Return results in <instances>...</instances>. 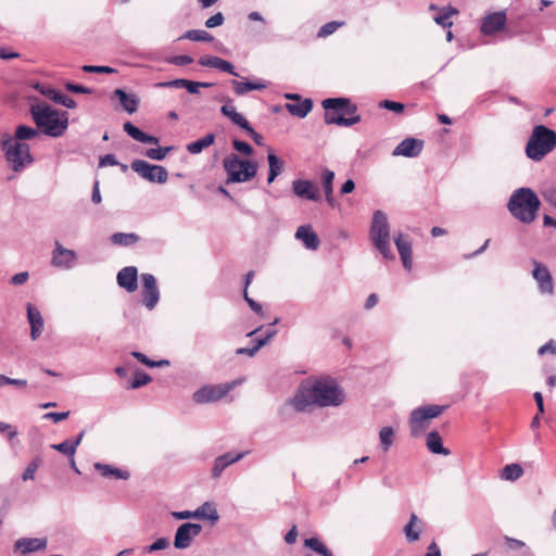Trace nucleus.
Segmentation results:
<instances>
[{"label":"nucleus","instance_id":"8","mask_svg":"<svg viewBox=\"0 0 556 556\" xmlns=\"http://www.w3.org/2000/svg\"><path fill=\"white\" fill-rule=\"evenodd\" d=\"M370 239L384 258H394L390 244V226L382 211H376L372 215Z\"/></svg>","mask_w":556,"mask_h":556},{"label":"nucleus","instance_id":"26","mask_svg":"<svg viewBox=\"0 0 556 556\" xmlns=\"http://www.w3.org/2000/svg\"><path fill=\"white\" fill-rule=\"evenodd\" d=\"M199 64L201 66L214 67L222 72L238 76V73L235 71V66L229 61L218 56L204 55L199 59Z\"/></svg>","mask_w":556,"mask_h":556},{"label":"nucleus","instance_id":"64","mask_svg":"<svg viewBox=\"0 0 556 556\" xmlns=\"http://www.w3.org/2000/svg\"><path fill=\"white\" fill-rule=\"evenodd\" d=\"M70 415V412H62V413H55L50 412L43 415L45 419L53 420L54 422H60L62 420H65Z\"/></svg>","mask_w":556,"mask_h":556},{"label":"nucleus","instance_id":"3","mask_svg":"<svg viewBox=\"0 0 556 556\" xmlns=\"http://www.w3.org/2000/svg\"><path fill=\"white\" fill-rule=\"evenodd\" d=\"M540 207L538 195L530 188H519L510 195L507 208L520 223L531 224Z\"/></svg>","mask_w":556,"mask_h":556},{"label":"nucleus","instance_id":"40","mask_svg":"<svg viewBox=\"0 0 556 556\" xmlns=\"http://www.w3.org/2000/svg\"><path fill=\"white\" fill-rule=\"evenodd\" d=\"M139 236L135 232H115L111 236V242L116 245L129 247L139 241Z\"/></svg>","mask_w":556,"mask_h":556},{"label":"nucleus","instance_id":"28","mask_svg":"<svg viewBox=\"0 0 556 556\" xmlns=\"http://www.w3.org/2000/svg\"><path fill=\"white\" fill-rule=\"evenodd\" d=\"M123 129L129 137H131L136 141L149 144H159L160 140L157 137L143 132L130 122H126L123 125Z\"/></svg>","mask_w":556,"mask_h":556},{"label":"nucleus","instance_id":"1","mask_svg":"<svg viewBox=\"0 0 556 556\" xmlns=\"http://www.w3.org/2000/svg\"><path fill=\"white\" fill-rule=\"evenodd\" d=\"M345 401V393L336 379L330 377L304 380L298 388L290 404L298 412L309 406L338 407Z\"/></svg>","mask_w":556,"mask_h":556},{"label":"nucleus","instance_id":"36","mask_svg":"<svg viewBox=\"0 0 556 556\" xmlns=\"http://www.w3.org/2000/svg\"><path fill=\"white\" fill-rule=\"evenodd\" d=\"M312 108L313 102L311 99H304L302 101H298L296 103L286 104V109L288 110V112L291 115L298 116L300 118H304L312 111Z\"/></svg>","mask_w":556,"mask_h":556},{"label":"nucleus","instance_id":"23","mask_svg":"<svg viewBox=\"0 0 556 556\" xmlns=\"http://www.w3.org/2000/svg\"><path fill=\"white\" fill-rule=\"evenodd\" d=\"M46 547L47 539L43 538H22L14 543V548L24 555L43 551Z\"/></svg>","mask_w":556,"mask_h":556},{"label":"nucleus","instance_id":"46","mask_svg":"<svg viewBox=\"0 0 556 556\" xmlns=\"http://www.w3.org/2000/svg\"><path fill=\"white\" fill-rule=\"evenodd\" d=\"M333 179L334 173L328 168L323 169L321 172V185L325 192V195L332 194L333 192Z\"/></svg>","mask_w":556,"mask_h":556},{"label":"nucleus","instance_id":"15","mask_svg":"<svg viewBox=\"0 0 556 556\" xmlns=\"http://www.w3.org/2000/svg\"><path fill=\"white\" fill-rule=\"evenodd\" d=\"M76 263V252L74 250L64 248L60 242L56 241L52 251V266L62 269H72Z\"/></svg>","mask_w":556,"mask_h":556},{"label":"nucleus","instance_id":"60","mask_svg":"<svg viewBox=\"0 0 556 556\" xmlns=\"http://www.w3.org/2000/svg\"><path fill=\"white\" fill-rule=\"evenodd\" d=\"M169 64L182 66L187 64H191L193 59L189 55H174L167 60Z\"/></svg>","mask_w":556,"mask_h":556},{"label":"nucleus","instance_id":"53","mask_svg":"<svg viewBox=\"0 0 556 556\" xmlns=\"http://www.w3.org/2000/svg\"><path fill=\"white\" fill-rule=\"evenodd\" d=\"M169 546V541L166 538H160L154 543L146 547L147 553H153L165 549Z\"/></svg>","mask_w":556,"mask_h":556},{"label":"nucleus","instance_id":"31","mask_svg":"<svg viewBox=\"0 0 556 556\" xmlns=\"http://www.w3.org/2000/svg\"><path fill=\"white\" fill-rule=\"evenodd\" d=\"M231 86L237 96H244L250 91L267 88V84L261 79L256 81L232 80Z\"/></svg>","mask_w":556,"mask_h":556},{"label":"nucleus","instance_id":"2","mask_svg":"<svg viewBox=\"0 0 556 556\" xmlns=\"http://www.w3.org/2000/svg\"><path fill=\"white\" fill-rule=\"evenodd\" d=\"M30 115L38 129L47 136L56 138L67 129L68 114L54 110L47 103L33 104Z\"/></svg>","mask_w":556,"mask_h":556},{"label":"nucleus","instance_id":"57","mask_svg":"<svg viewBox=\"0 0 556 556\" xmlns=\"http://www.w3.org/2000/svg\"><path fill=\"white\" fill-rule=\"evenodd\" d=\"M225 17L222 12H217L205 21V26L207 28H214L223 25Z\"/></svg>","mask_w":556,"mask_h":556},{"label":"nucleus","instance_id":"51","mask_svg":"<svg viewBox=\"0 0 556 556\" xmlns=\"http://www.w3.org/2000/svg\"><path fill=\"white\" fill-rule=\"evenodd\" d=\"M151 381V377L143 372V371H137L135 374L134 380L130 383L131 389H138L146 384H148Z\"/></svg>","mask_w":556,"mask_h":556},{"label":"nucleus","instance_id":"62","mask_svg":"<svg viewBox=\"0 0 556 556\" xmlns=\"http://www.w3.org/2000/svg\"><path fill=\"white\" fill-rule=\"evenodd\" d=\"M380 106L396 113H402L404 111V105L402 103L390 100H383L380 102Z\"/></svg>","mask_w":556,"mask_h":556},{"label":"nucleus","instance_id":"63","mask_svg":"<svg viewBox=\"0 0 556 556\" xmlns=\"http://www.w3.org/2000/svg\"><path fill=\"white\" fill-rule=\"evenodd\" d=\"M542 195L548 203L556 206V187L555 186L545 188L544 191L542 192Z\"/></svg>","mask_w":556,"mask_h":556},{"label":"nucleus","instance_id":"38","mask_svg":"<svg viewBox=\"0 0 556 556\" xmlns=\"http://www.w3.org/2000/svg\"><path fill=\"white\" fill-rule=\"evenodd\" d=\"M267 161L269 165L267 182L271 184L283 169V162L275 153H268Z\"/></svg>","mask_w":556,"mask_h":556},{"label":"nucleus","instance_id":"16","mask_svg":"<svg viewBox=\"0 0 556 556\" xmlns=\"http://www.w3.org/2000/svg\"><path fill=\"white\" fill-rule=\"evenodd\" d=\"M533 266L532 277L536 281L540 292L543 294H552L554 291V282L549 269L536 261H533Z\"/></svg>","mask_w":556,"mask_h":556},{"label":"nucleus","instance_id":"19","mask_svg":"<svg viewBox=\"0 0 556 556\" xmlns=\"http://www.w3.org/2000/svg\"><path fill=\"white\" fill-rule=\"evenodd\" d=\"M293 193L303 200L318 201L319 191L318 188L309 180L295 179L292 182Z\"/></svg>","mask_w":556,"mask_h":556},{"label":"nucleus","instance_id":"35","mask_svg":"<svg viewBox=\"0 0 556 556\" xmlns=\"http://www.w3.org/2000/svg\"><path fill=\"white\" fill-rule=\"evenodd\" d=\"M40 135V130L27 125H18L14 131V135H11V139L17 142H24L28 140H33Z\"/></svg>","mask_w":556,"mask_h":556},{"label":"nucleus","instance_id":"11","mask_svg":"<svg viewBox=\"0 0 556 556\" xmlns=\"http://www.w3.org/2000/svg\"><path fill=\"white\" fill-rule=\"evenodd\" d=\"M480 33L483 36H496L507 30V15L505 11L486 13L481 18Z\"/></svg>","mask_w":556,"mask_h":556},{"label":"nucleus","instance_id":"37","mask_svg":"<svg viewBox=\"0 0 556 556\" xmlns=\"http://www.w3.org/2000/svg\"><path fill=\"white\" fill-rule=\"evenodd\" d=\"M215 135L214 134H207L206 136L190 142L187 144V151L191 154H199L201 153L205 148L210 147L214 143Z\"/></svg>","mask_w":556,"mask_h":556},{"label":"nucleus","instance_id":"59","mask_svg":"<svg viewBox=\"0 0 556 556\" xmlns=\"http://www.w3.org/2000/svg\"><path fill=\"white\" fill-rule=\"evenodd\" d=\"M232 146L238 152L243 153L245 155H251L253 153L252 147L244 141L235 139L232 141Z\"/></svg>","mask_w":556,"mask_h":556},{"label":"nucleus","instance_id":"49","mask_svg":"<svg viewBox=\"0 0 556 556\" xmlns=\"http://www.w3.org/2000/svg\"><path fill=\"white\" fill-rule=\"evenodd\" d=\"M132 356L138 359L140 363L144 364L146 366L148 367H162L164 365H168L169 362L168 361H165V359H162V361H159V362H154V361H150L143 353L141 352H132L131 353Z\"/></svg>","mask_w":556,"mask_h":556},{"label":"nucleus","instance_id":"5","mask_svg":"<svg viewBox=\"0 0 556 556\" xmlns=\"http://www.w3.org/2000/svg\"><path fill=\"white\" fill-rule=\"evenodd\" d=\"M555 148L556 131L544 125H536L528 139L525 153L531 161L540 162Z\"/></svg>","mask_w":556,"mask_h":556},{"label":"nucleus","instance_id":"42","mask_svg":"<svg viewBox=\"0 0 556 556\" xmlns=\"http://www.w3.org/2000/svg\"><path fill=\"white\" fill-rule=\"evenodd\" d=\"M179 39L208 42L213 40V36L203 29H191L186 31Z\"/></svg>","mask_w":556,"mask_h":556},{"label":"nucleus","instance_id":"50","mask_svg":"<svg viewBox=\"0 0 556 556\" xmlns=\"http://www.w3.org/2000/svg\"><path fill=\"white\" fill-rule=\"evenodd\" d=\"M507 546L511 551H521L522 556H531L530 548L526 546L525 542L516 540V539H506Z\"/></svg>","mask_w":556,"mask_h":556},{"label":"nucleus","instance_id":"41","mask_svg":"<svg viewBox=\"0 0 556 556\" xmlns=\"http://www.w3.org/2000/svg\"><path fill=\"white\" fill-rule=\"evenodd\" d=\"M523 475V469L519 464L506 465L500 473V478L506 481H516Z\"/></svg>","mask_w":556,"mask_h":556},{"label":"nucleus","instance_id":"33","mask_svg":"<svg viewBox=\"0 0 556 556\" xmlns=\"http://www.w3.org/2000/svg\"><path fill=\"white\" fill-rule=\"evenodd\" d=\"M37 89L40 91V93H42L47 98L53 100L54 102H56L59 104L64 105L67 109L76 108V101L74 99L60 93L55 89L46 88V87H42V88L37 87Z\"/></svg>","mask_w":556,"mask_h":556},{"label":"nucleus","instance_id":"21","mask_svg":"<svg viewBox=\"0 0 556 556\" xmlns=\"http://www.w3.org/2000/svg\"><path fill=\"white\" fill-rule=\"evenodd\" d=\"M394 242L404 268L410 270L413 267L412 240L407 235L400 233L394 238Z\"/></svg>","mask_w":556,"mask_h":556},{"label":"nucleus","instance_id":"24","mask_svg":"<svg viewBox=\"0 0 556 556\" xmlns=\"http://www.w3.org/2000/svg\"><path fill=\"white\" fill-rule=\"evenodd\" d=\"M247 453H226L215 458L214 465L212 468V477L213 478H219L223 471L230 466L231 464H235L242 459Z\"/></svg>","mask_w":556,"mask_h":556},{"label":"nucleus","instance_id":"18","mask_svg":"<svg viewBox=\"0 0 556 556\" xmlns=\"http://www.w3.org/2000/svg\"><path fill=\"white\" fill-rule=\"evenodd\" d=\"M429 11L434 13L432 15V18L435 22V24L443 28L452 27L453 26L452 17L458 15V13H459V11L452 5H446V7L440 8L435 4H430Z\"/></svg>","mask_w":556,"mask_h":556},{"label":"nucleus","instance_id":"43","mask_svg":"<svg viewBox=\"0 0 556 556\" xmlns=\"http://www.w3.org/2000/svg\"><path fill=\"white\" fill-rule=\"evenodd\" d=\"M394 429L392 427H383L379 431L380 444L384 452L389 451L394 442Z\"/></svg>","mask_w":556,"mask_h":556},{"label":"nucleus","instance_id":"45","mask_svg":"<svg viewBox=\"0 0 556 556\" xmlns=\"http://www.w3.org/2000/svg\"><path fill=\"white\" fill-rule=\"evenodd\" d=\"M345 25V22L343 21H331L326 24H324L317 31L318 38H326L333 33H336L339 28L343 27Z\"/></svg>","mask_w":556,"mask_h":556},{"label":"nucleus","instance_id":"58","mask_svg":"<svg viewBox=\"0 0 556 556\" xmlns=\"http://www.w3.org/2000/svg\"><path fill=\"white\" fill-rule=\"evenodd\" d=\"M0 433H5L9 441H12L17 435V430L14 426L0 421Z\"/></svg>","mask_w":556,"mask_h":556},{"label":"nucleus","instance_id":"47","mask_svg":"<svg viewBox=\"0 0 556 556\" xmlns=\"http://www.w3.org/2000/svg\"><path fill=\"white\" fill-rule=\"evenodd\" d=\"M170 150H172V147L150 148L144 152V155L154 161H162L166 157L167 153Z\"/></svg>","mask_w":556,"mask_h":556},{"label":"nucleus","instance_id":"55","mask_svg":"<svg viewBox=\"0 0 556 556\" xmlns=\"http://www.w3.org/2000/svg\"><path fill=\"white\" fill-rule=\"evenodd\" d=\"M212 86H213L212 83L188 80L186 89L188 90L189 93L197 94V93H199V89L201 87L202 88H210Z\"/></svg>","mask_w":556,"mask_h":556},{"label":"nucleus","instance_id":"10","mask_svg":"<svg viewBox=\"0 0 556 556\" xmlns=\"http://www.w3.org/2000/svg\"><path fill=\"white\" fill-rule=\"evenodd\" d=\"M131 169L141 178L153 184H165L168 179V172L161 165L150 164L143 160H134Z\"/></svg>","mask_w":556,"mask_h":556},{"label":"nucleus","instance_id":"9","mask_svg":"<svg viewBox=\"0 0 556 556\" xmlns=\"http://www.w3.org/2000/svg\"><path fill=\"white\" fill-rule=\"evenodd\" d=\"M445 406L426 405L415 408L409 415L410 435L418 437L429 427L430 420L440 416Z\"/></svg>","mask_w":556,"mask_h":556},{"label":"nucleus","instance_id":"54","mask_svg":"<svg viewBox=\"0 0 556 556\" xmlns=\"http://www.w3.org/2000/svg\"><path fill=\"white\" fill-rule=\"evenodd\" d=\"M38 468H39V462L37 459H35L31 463H29L28 466L26 467V469L24 470L23 475H22V479L24 481L34 480L35 479V473H36Z\"/></svg>","mask_w":556,"mask_h":556},{"label":"nucleus","instance_id":"6","mask_svg":"<svg viewBox=\"0 0 556 556\" xmlns=\"http://www.w3.org/2000/svg\"><path fill=\"white\" fill-rule=\"evenodd\" d=\"M0 147L10 168L15 173L23 172L34 163L29 144L12 140L8 132L1 136Z\"/></svg>","mask_w":556,"mask_h":556},{"label":"nucleus","instance_id":"39","mask_svg":"<svg viewBox=\"0 0 556 556\" xmlns=\"http://www.w3.org/2000/svg\"><path fill=\"white\" fill-rule=\"evenodd\" d=\"M194 518L208 519L212 522H216L219 518L217 510L210 503H204L195 510H193Z\"/></svg>","mask_w":556,"mask_h":556},{"label":"nucleus","instance_id":"32","mask_svg":"<svg viewBox=\"0 0 556 556\" xmlns=\"http://www.w3.org/2000/svg\"><path fill=\"white\" fill-rule=\"evenodd\" d=\"M231 100H227V103L220 108V113L228 117L235 125L247 130L251 126L250 123L242 114L236 111L235 106L229 104Z\"/></svg>","mask_w":556,"mask_h":556},{"label":"nucleus","instance_id":"48","mask_svg":"<svg viewBox=\"0 0 556 556\" xmlns=\"http://www.w3.org/2000/svg\"><path fill=\"white\" fill-rule=\"evenodd\" d=\"M51 448L64 454L68 458H73L75 456L76 450L71 443V440H65L58 444H52Z\"/></svg>","mask_w":556,"mask_h":556},{"label":"nucleus","instance_id":"56","mask_svg":"<svg viewBox=\"0 0 556 556\" xmlns=\"http://www.w3.org/2000/svg\"><path fill=\"white\" fill-rule=\"evenodd\" d=\"M264 346V341H256V344L253 348H239L236 350L237 355H248L250 357L254 356L258 350Z\"/></svg>","mask_w":556,"mask_h":556},{"label":"nucleus","instance_id":"20","mask_svg":"<svg viewBox=\"0 0 556 556\" xmlns=\"http://www.w3.org/2000/svg\"><path fill=\"white\" fill-rule=\"evenodd\" d=\"M117 285L127 292H134L138 288V269L135 266L122 268L116 276Z\"/></svg>","mask_w":556,"mask_h":556},{"label":"nucleus","instance_id":"27","mask_svg":"<svg viewBox=\"0 0 556 556\" xmlns=\"http://www.w3.org/2000/svg\"><path fill=\"white\" fill-rule=\"evenodd\" d=\"M114 97L118 99L123 109L132 114L137 111L139 105V98L135 93H127L125 90L118 88L113 92Z\"/></svg>","mask_w":556,"mask_h":556},{"label":"nucleus","instance_id":"4","mask_svg":"<svg viewBox=\"0 0 556 556\" xmlns=\"http://www.w3.org/2000/svg\"><path fill=\"white\" fill-rule=\"evenodd\" d=\"M325 123L350 127L361 121L357 106L346 98H329L323 101Z\"/></svg>","mask_w":556,"mask_h":556},{"label":"nucleus","instance_id":"52","mask_svg":"<svg viewBox=\"0 0 556 556\" xmlns=\"http://www.w3.org/2000/svg\"><path fill=\"white\" fill-rule=\"evenodd\" d=\"M81 70L85 73H99V74H111L116 71L110 66H100V65H84Z\"/></svg>","mask_w":556,"mask_h":556},{"label":"nucleus","instance_id":"44","mask_svg":"<svg viewBox=\"0 0 556 556\" xmlns=\"http://www.w3.org/2000/svg\"><path fill=\"white\" fill-rule=\"evenodd\" d=\"M304 545L321 556H333L332 552L328 549L317 538L306 539Z\"/></svg>","mask_w":556,"mask_h":556},{"label":"nucleus","instance_id":"29","mask_svg":"<svg viewBox=\"0 0 556 556\" xmlns=\"http://www.w3.org/2000/svg\"><path fill=\"white\" fill-rule=\"evenodd\" d=\"M422 520L416 514H410L409 521L404 527V534L407 542L413 543L419 540L422 531Z\"/></svg>","mask_w":556,"mask_h":556},{"label":"nucleus","instance_id":"30","mask_svg":"<svg viewBox=\"0 0 556 556\" xmlns=\"http://www.w3.org/2000/svg\"><path fill=\"white\" fill-rule=\"evenodd\" d=\"M93 467L102 477L105 478L112 477L114 479L128 480L130 477V473L127 470L119 469L112 465L94 463Z\"/></svg>","mask_w":556,"mask_h":556},{"label":"nucleus","instance_id":"12","mask_svg":"<svg viewBox=\"0 0 556 556\" xmlns=\"http://www.w3.org/2000/svg\"><path fill=\"white\" fill-rule=\"evenodd\" d=\"M142 283V303L149 309L152 311L160 300V290L157 288L156 279L152 274H141Z\"/></svg>","mask_w":556,"mask_h":556},{"label":"nucleus","instance_id":"61","mask_svg":"<svg viewBox=\"0 0 556 556\" xmlns=\"http://www.w3.org/2000/svg\"><path fill=\"white\" fill-rule=\"evenodd\" d=\"M188 79L178 78L170 81L159 83L156 86L162 88H186Z\"/></svg>","mask_w":556,"mask_h":556},{"label":"nucleus","instance_id":"14","mask_svg":"<svg viewBox=\"0 0 556 556\" xmlns=\"http://www.w3.org/2000/svg\"><path fill=\"white\" fill-rule=\"evenodd\" d=\"M231 389L230 384L205 386L197 390L192 399L198 404L216 402L223 399Z\"/></svg>","mask_w":556,"mask_h":556},{"label":"nucleus","instance_id":"13","mask_svg":"<svg viewBox=\"0 0 556 556\" xmlns=\"http://www.w3.org/2000/svg\"><path fill=\"white\" fill-rule=\"evenodd\" d=\"M202 532V526L200 523H182L180 525L175 533L174 546L178 549L188 548L193 539Z\"/></svg>","mask_w":556,"mask_h":556},{"label":"nucleus","instance_id":"25","mask_svg":"<svg viewBox=\"0 0 556 556\" xmlns=\"http://www.w3.org/2000/svg\"><path fill=\"white\" fill-rule=\"evenodd\" d=\"M27 319L30 325V338L37 340L43 330V318L41 313L31 304L27 305Z\"/></svg>","mask_w":556,"mask_h":556},{"label":"nucleus","instance_id":"34","mask_svg":"<svg viewBox=\"0 0 556 556\" xmlns=\"http://www.w3.org/2000/svg\"><path fill=\"white\" fill-rule=\"evenodd\" d=\"M426 445L428 450L433 454L450 455V450L445 448L442 444V439L437 431H431L426 438Z\"/></svg>","mask_w":556,"mask_h":556},{"label":"nucleus","instance_id":"7","mask_svg":"<svg viewBox=\"0 0 556 556\" xmlns=\"http://www.w3.org/2000/svg\"><path fill=\"white\" fill-rule=\"evenodd\" d=\"M223 167L227 174V184L247 182L254 178L257 165L250 160H241L237 154H230L223 161Z\"/></svg>","mask_w":556,"mask_h":556},{"label":"nucleus","instance_id":"17","mask_svg":"<svg viewBox=\"0 0 556 556\" xmlns=\"http://www.w3.org/2000/svg\"><path fill=\"white\" fill-rule=\"evenodd\" d=\"M424 148V141L416 138L402 140L393 150V156L417 157Z\"/></svg>","mask_w":556,"mask_h":556},{"label":"nucleus","instance_id":"22","mask_svg":"<svg viewBox=\"0 0 556 556\" xmlns=\"http://www.w3.org/2000/svg\"><path fill=\"white\" fill-rule=\"evenodd\" d=\"M294 237L296 240L301 241L307 250L315 251L320 243L317 233L313 230L311 225H301L298 227Z\"/></svg>","mask_w":556,"mask_h":556}]
</instances>
